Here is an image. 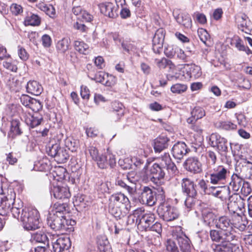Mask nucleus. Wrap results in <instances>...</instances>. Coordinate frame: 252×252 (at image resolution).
I'll return each instance as SVG.
<instances>
[{"label": "nucleus", "instance_id": "412c9836", "mask_svg": "<svg viewBox=\"0 0 252 252\" xmlns=\"http://www.w3.org/2000/svg\"><path fill=\"white\" fill-rule=\"evenodd\" d=\"M189 151L184 142H178L175 144L172 148V154L177 159L181 160Z\"/></svg>", "mask_w": 252, "mask_h": 252}, {"label": "nucleus", "instance_id": "4be33fe9", "mask_svg": "<svg viewBox=\"0 0 252 252\" xmlns=\"http://www.w3.org/2000/svg\"><path fill=\"white\" fill-rule=\"evenodd\" d=\"M181 184L182 191L186 195H197L196 185L191 179L183 178Z\"/></svg>", "mask_w": 252, "mask_h": 252}, {"label": "nucleus", "instance_id": "7ed1b4c3", "mask_svg": "<svg viewBox=\"0 0 252 252\" xmlns=\"http://www.w3.org/2000/svg\"><path fill=\"white\" fill-rule=\"evenodd\" d=\"M20 220L25 229L34 230L42 225L38 210L33 207H25L22 209Z\"/></svg>", "mask_w": 252, "mask_h": 252}, {"label": "nucleus", "instance_id": "a19ab883", "mask_svg": "<svg viewBox=\"0 0 252 252\" xmlns=\"http://www.w3.org/2000/svg\"><path fill=\"white\" fill-rule=\"evenodd\" d=\"M67 205L66 203L59 202L54 204L53 210L49 214H57L58 216H64V212L66 211Z\"/></svg>", "mask_w": 252, "mask_h": 252}, {"label": "nucleus", "instance_id": "338daca9", "mask_svg": "<svg viewBox=\"0 0 252 252\" xmlns=\"http://www.w3.org/2000/svg\"><path fill=\"white\" fill-rule=\"evenodd\" d=\"M18 54L19 58L23 61H26L29 58V54L26 50L21 46H18Z\"/></svg>", "mask_w": 252, "mask_h": 252}, {"label": "nucleus", "instance_id": "2f4dec72", "mask_svg": "<svg viewBox=\"0 0 252 252\" xmlns=\"http://www.w3.org/2000/svg\"><path fill=\"white\" fill-rule=\"evenodd\" d=\"M12 199V197L8 198L7 196L1 198L0 200V215L5 216L9 213Z\"/></svg>", "mask_w": 252, "mask_h": 252}, {"label": "nucleus", "instance_id": "69168bd1", "mask_svg": "<svg viewBox=\"0 0 252 252\" xmlns=\"http://www.w3.org/2000/svg\"><path fill=\"white\" fill-rule=\"evenodd\" d=\"M10 10L15 15H18L23 12L21 6L16 3H13L10 6Z\"/></svg>", "mask_w": 252, "mask_h": 252}, {"label": "nucleus", "instance_id": "603ef678", "mask_svg": "<svg viewBox=\"0 0 252 252\" xmlns=\"http://www.w3.org/2000/svg\"><path fill=\"white\" fill-rule=\"evenodd\" d=\"M187 197L185 201L186 207L189 209H192L198 201L196 198V195H187Z\"/></svg>", "mask_w": 252, "mask_h": 252}, {"label": "nucleus", "instance_id": "13d9d810", "mask_svg": "<svg viewBox=\"0 0 252 252\" xmlns=\"http://www.w3.org/2000/svg\"><path fill=\"white\" fill-rule=\"evenodd\" d=\"M98 249L99 252H111V247L107 240L100 242L98 244Z\"/></svg>", "mask_w": 252, "mask_h": 252}, {"label": "nucleus", "instance_id": "a18cd8bd", "mask_svg": "<svg viewBox=\"0 0 252 252\" xmlns=\"http://www.w3.org/2000/svg\"><path fill=\"white\" fill-rule=\"evenodd\" d=\"M176 239H168L165 243V252H179L178 248L175 242Z\"/></svg>", "mask_w": 252, "mask_h": 252}, {"label": "nucleus", "instance_id": "8fccbe9b", "mask_svg": "<svg viewBox=\"0 0 252 252\" xmlns=\"http://www.w3.org/2000/svg\"><path fill=\"white\" fill-rule=\"evenodd\" d=\"M197 33L200 40L206 45L209 46L207 43V41L210 39V35L207 31L203 28H200L198 30Z\"/></svg>", "mask_w": 252, "mask_h": 252}, {"label": "nucleus", "instance_id": "5701e85b", "mask_svg": "<svg viewBox=\"0 0 252 252\" xmlns=\"http://www.w3.org/2000/svg\"><path fill=\"white\" fill-rule=\"evenodd\" d=\"M51 194L58 199H67L71 196L67 187L60 186H53L51 189Z\"/></svg>", "mask_w": 252, "mask_h": 252}, {"label": "nucleus", "instance_id": "423d86ee", "mask_svg": "<svg viewBox=\"0 0 252 252\" xmlns=\"http://www.w3.org/2000/svg\"><path fill=\"white\" fill-rule=\"evenodd\" d=\"M157 213L160 218L166 221L177 219L179 215L177 209L170 206L167 202L160 203L158 208Z\"/></svg>", "mask_w": 252, "mask_h": 252}, {"label": "nucleus", "instance_id": "0eeeda50", "mask_svg": "<svg viewBox=\"0 0 252 252\" xmlns=\"http://www.w3.org/2000/svg\"><path fill=\"white\" fill-rule=\"evenodd\" d=\"M209 144L216 148L218 152L222 156L226 157L228 152L227 140L219 134L212 133L209 138Z\"/></svg>", "mask_w": 252, "mask_h": 252}, {"label": "nucleus", "instance_id": "0e129e2a", "mask_svg": "<svg viewBox=\"0 0 252 252\" xmlns=\"http://www.w3.org/2000/svg\"><path fill=\"white\" fill-rule=\"evenodd\" d=\"M116 83V78L113 75L108 76L106 75V80H105L103 85L108 87H112L115 85Z\"/></svg>", "mask_w": 252, "mask_h": 252}, {"label": "nucleus", "instance_id": "f8f14e48", "mask_svg": "<svg viewBox=\"0 0 252 252\" xmlns=\"http://www.w3.org/2000/svg\"><path fill=\"white\" fill-rule=\"evenodd\" d=\"M232 241L219 242L220 244H213L212 249L214 252H242V248Z\"/></svg>", "mask_w": 252, "mask_h": 252}, {"label": "nucleus", "instance_id": "9b49d317", "mask_svg": "<svg viewBox=\"0 0 252 252\" xmlns=\"http://www.w3.org/2000/svg\"><path fill=\"white\" fill-rule=\"evenodd\" d=\"M66 219L64 216H58L57 214H49L47 223L51 229L55 231H64Z\"/></svg>", "mask_w": 252, "mask_h": 252}, {"label": "nucleus", "instance_id": "b1692460", "mask_svg": "<svg viewBox=\"0 0 252 252\" xmlns=\"http://www.w3.org/2000/svg\"><path fill=\"white\" fill-rule=\"evenodd\" d=\"M235 171L241 176L246 178L252 179V163L249 161H244L237 164L235 167Z\"/></svg>", "mask_w": 252, "mask_h": 252}, {"label": "nucleus", "instance_id": "a211bd4d", "mask_svg": "<svg viewBox=\"0 0 252 252\" xmlns=\"http://www.w3.org/2000/svg\"><path fill=\"white\" fill-rule=\"evenodd\" d=\"M95 161L98 166L101 169L106 168L108 166L113 168L116 163L115 156L110 153L100 155Z\"/></svg>", "mask_w": 252, "mask_h": 252}, {"label": "nucleus", "instance_id": "ea45409f", "mask_svg": "<svg viewBox=\"0 0 252 252\" xmlns=\"http://www.w3.org/2000/svg\"><path fill=\"white\" fill-rule=\"evenodd\" d=\"M40 22V18L37 15L32 13L26 16L24 20L26 26H39Z\"/></svg>", "mask_w": 252, "mask_h": 252}, {"label": "nucleus", "instance_id": "4468645a", "mask_svg": "<svg viewBox=\"0 0 252 252\" xmlns=\"http://www.w3.org/2000/svg\"><path fill=\"white\" fill-rule=\"evenodd\" d=\"M183 166L187 171L193 174L199 173L202 170V164L195 157H189L186 159Z\"/></svg>", "mask_w": 252, "mask_h": 252}, {"label": "nucleus", "instance_id": "09e8293b", "mask_svg": "<svg viewBox=\"0 0 252 252\" xmlns=\"http://www.w3.org/2000/svg\"><path fill=\"white\" fill-rule=\"evenodd\" d=\"M55 160L59 163H64L69 158V154L66 152V150L60 147V150L57 155Z\"/></svg>", "mask_w": 252, "mask_h": 252}, {"label": "nucleus", "instance_id": "f257e3e1", "mask_svg": "<svg viewBox=\"0 0 252 252\" xmlns=\"http://www.w3.org/2000/svg\"><path fill=\"white\" fill-rule=\"evenodd\" d=\"M215 224L220 230L210 231V236L212 241L219 242L237 240L238 233L232 227V223L228 217L223 216L219 217L216 219Z\"/></svg>", "mask_w": 252, "mask_h": 252}, {"label": "nucleus", "instance_id": "37998d69", "mask_svg": "<svg viewBox=\"0 0 252 252\" xmlns=\"http://www.w3.org/2000/svg\"><path fill=\"white\" fill-rule=\"evenodd\" d=\"M75 49L81 54H87L89 52V46L83 41L76 40L74 42Z\"/></svg>", "mask_w": 252, "mask_h": 252}, {"label": "nucleus", "instance_id": "39448f33", "mask_svg": "<svg viewBox=\"0 0 252 252\" xmlns=\"http://www.w3.org/2000/svg\"><path fill=\"white\" fill-rule=\"evenodd\" d=\"M133 215L138 221V227L142 230L147 231L155 220V215L150 212H145L141 208L135 210Z\"/></svg>", "mask_w": 252, "mask_h": 252}, {"label": "nucleus", "instance_id": "c85d7f7f", "mask_svg": "<svg viewBox=\"0 0 252 252\" xmlns=\"http://www.w3.org/2000/svg\"><path fill=\"white\" fill-rule=\"evenodd\" d=\"M191 116L187 119V122L189 124H192L193 122L202 118L205 116V111L201 107H195L191 112Z\"/></svg>", "mask_w": 252, "mask_h": 252}, {"label": "nucleus", "instance_id": "6e6d98bb", "mask_svg": "<svg viewBox=\"0 0 252 252\" xmlns=\"http://www.w3.org/2000/svg\"><path fill=\"white\" fill-rule=\"evenodd\" d=\"M155 63L160 68H164L167 65H173L170 60L165 58H162L161 59H156Z\"/></svg>", "mask_w": 252, "mask_h": 252}, {"label": "nucleus", "instance_id": "bb28decb", "mask_svg": "<svg viewBox=\"0 0 252 252\" xmlns=\"http://www.w3.org/2000/svg\"><path fill=\"white\" fill-rule=\"evenodd\" d=\"M170 139L165 135H160L154 141V149L156 153H160L168 148Z\"/></svg>", "mask_w": 252, "mask_h": 252}, {"label": "nucleus", "instance_id": "774afa93", "mask_svg": "<svg viewBox=\"0 0 252 252\" xmlns=\"http://www.w3.org/2000/svg\"><path fill=\"white\" fill-rule=\"evenodd\" d=\"M80 94L84 99H89L90 97V91L88 87L85 86H81Z\"/></svg>", "mask_w": 252, "mask_h": 252}, {"label": "nucleus", "instance_id": "3c124183", "mask_svg": "<svg viewBox=\"0 0 252 252\" xmlns=\"http://www.w3.org/2000/svg\"><path fill=\"white\" fill-rule=\"evenodd\" d=\"M38 8L46 14L51 17L55 14V10L52 5H47L44 3H40L38 5Z\"/></svg>", "mask_w": 252, "mask_h": 252}, {"label": "nucleus", "instance_id": "79ce46f5", "mask_svg": "<svg viewBox=\"0 0 252 252\" xmlns=\"http://www.w3.org/2000/svg\"><path fill=\"white\" fill-rule=\"evenodd\" d=\"M14 199H12V207L10 208L9 211L12 213L13 216L15 218L19 219V217H21V211L22 212L23 207V203L21 201H18V207H16V202H13V200Z\"/></svg>", "mask_w": 252, "mask_h": 252}, {"label": "nucleus", "instance_id": "f3484780", "mask_svg": "<svg viewBox=\"0 0 252 252\" xmlns=\"http://www.w3.org/2000/svg\"><path fill=\"white\" fill-rule=\"evenodd\" d=\"M100 12L110 18H116L118 16V5L112 2L100 3L99 5Z\"/></svg>", "mask_w": 252, "mask_h": 252}, {"label": "nucleus", "instance_id": "e433bc0d", "mask_svg": "<svg viewBox=\"0 0 252 252\" xmlns=\"http://www.w3.org/2000/svg\"><path fill=\"white\" fill-rule=\"evenodd\" d=\"M118 8L121 6V9L120 15L122 19H127L131 16V12L128 8L126 5V0H115Z\"/></svg>", "mask_w": 252, "mask_h": 252}, {"label": "nucleus", "instance_id": "dca6fc26", "mask_svg": "<svg viewBox=\"0 0 252 252\" xmlns=\"http://www.w3.org/2000/svg\"><path fill=\"white\" fill-rule=\"evenodd\" d=\"M21 118L24 120L26 124L31 128H34L39 126L42 120V116L38 113L32 114L25 111L23 109L21 114Z\"/></svg>", "mask_w": 252, "mask_h": 252}, {"label": "nucleus", "instance_id": "680f3d73", "mask_svg": "<svg viewBox=\"0 0 252 252\" xmlns=\"http://www.w3.org/2000/svg\"><path fill=\"white\" fill-rule=\"evenodd\" d=\"M193 17L195 18L196 21L200 24L203 25L207 22L206 16L203 13L196 12L193 14Z\"/></svg>", "mask_w": 252, "mask_h": 252}, {"label": "nucleus", "instance_id": "052dcab7", "mask_svg": "<svg viewBox=\"0 0 252 252\" xmlns=\"http://www.w3.org/2000/svg\"><path fill=\"white\" fill-rule=\"evenodd\" d=\"M42 107V106L40 102L34 98H33L31 102L30 105L29 106V108L35 112L38 111Z\"/></svg>", "mask_w": 252, "mask_h": 252}, {"label": "nucleus", "instance_id": "f03ea898", "mask_svg": "<svg viewBox=\"0 0 252 252\" xmlns=\"http://www.w3.org/2000/svg\"><path fill=\"white\" fill-rule=\"evenodd\" d=\"M166 171L171 172L172 174L178 172L177 167L168 153H164L158 157L150 168V173L154 179H163Z\"/></svg>", "mask_w": 252, "mask_h": 252}, {"label": "nucleus", "instance_id": "6ab92c4d", "mask_svg": "<svg viewBox=\"0 0 252 252\" xmlns=\"http://www.w3.org/2000/svg\"><path fill=\"white\" fill-rule=\"evenodd\" d=\"M131 205L124 206H108V211L117 219L125 217L130 211Z\"/></svg>", "mask_w": 252, "mask_h": 252}, {"label": "nucleus", "instance_id": "bf43d9fd", "mask_svg": "<svg viewBox=\"0 0 252 252\" xmlns=\"http://www.w3.org/2000/svg\"><path fill=\"white\" fill-rule=\"evenodd\" d=\"M60 148V146L59 144H55L53 145L51 147H49V149L47 151L48 155L52 157H54L56 159Z\"/></svg>", "mask_w": 252, "mask_h": 252}, {"label": "nucleus", "instance_id": "864d4df0", "mask_svg": "<svg viewBox=\"0 0 252 252\" xmlns=\"http://www.w3.org/2000/svg\"><path fill=\"white\" fill-rule=\"evenodd\" d=\"M116 185L126 190L131 194H133L135 190L133 187L127 185L124 181L119 178L116 180Z\"/></svg>", "mask_w": 252, "mask_h": 252}, {"label": "nucleus", "instance_id": "4c0bfd02", "mask_svg": "<svg viewBox=\"0 0 252 252\" xmlns=\"http://www.w3.org/2000/svg\"><path fill=\"white\" fill-rule=\"evenodd\" d=\"M113 108V116H116V118L114 119L115 121L119 120L124 114V110L123 105L118 102H114L112 104Z\"/></svg>", "mask_w": 252, "mask_h": 252}, {"label": "nucleus", "instance_id": "cd10ccee", "mask_svg": "<svg viewBox=\"0 0 252 252\" xmlns=\"http://www.w3.org/2000/svg\"><path fill=\"white\" fill-rule=\"evenodd\" d=\"M238 172L234 173L231 177V182L229 183V189L231 188L234 191H238L240 189L242 190L244 181L242 176L240 177Z\"/></svg>", "mask_w": 252, "mask_h": 252}, {"label": "nucleus", "instance_id": "58836bf2", "mask_svg": "<svg viewBox=\"0 0 252 252\" xmlns=\"http://www.w3.org/2000/svg\"><path fill=\"white\" fill-rule=\"evenodd\" d=\"M20 122L18 119H12L11 121L10 130L9 135L14 138L17 135H20L22 131L20 128Z\"/></svg>", "mask_w": 252, "mask_h": 252}, {"label": "nucleus", "instance_id": "e2e57ef3", "mask_svg": "<svg viewBox=\"0 0 252 252\" xmlns=\"http://www.w3.org/2000/svg\"><path fill=\"white\" fill-rule=\"evenodd\" d=\"M177 47H174L173 46H168L164 49L165 55L169 58L174 57L176 53Z\"/></svg>", "mask_w": 252, "mask_h": 252}, {"label": "nucleus", "instance_id": "f704fd0d", "mask_svg": "<svg viewBox=\"0 0 252 252\" xmlns=\"http://www.w3.org/2000/svg\"><path fill=\"white\" fill-rule=\"evenodd\" d=\"M236 215V219L234 222L232 223V226H234L239 230L243 231L246 229L248 222L246 218L245 217H243L240 213H238Z\"/></svg>", "mask_w": 252, "mask_h": 252}, {"label": "nucleus", "instance_id": "aec40b11", "mask_svg": "<svg viewBox=\"0 0 252 252\" xmlns=\"http://www.w3.org/2000/svg\"><path fill=\"white\" fill-rule=\"evenodd\" d=\"M126 205H130V202L128 197L123 193H114L109 197L108 206H124Z\"/></svg>", "mask_w": 252, "mask_h": 252}, {"label": "nucleus", "instance_id": "c756f323", "mask_svg": "<svg viewBox=\"0 0 252 252\" xmlns=\"http://www.w3.org/2000/svg\"><path fill=\"white\" fill-rule=\"evenodd\" d=\"M26 89L29 93L35 95H39L43 90L41 85L36 81H30L27 83Z\"/></svg>", "mask_w": 252, "mask_h": 252}, {"label": "nucleus", "instance_id": "ddd939ff", "mask_svg": "<svg viewBox=\"0 0 252 252\" xmlns=\"http://www.w3.org/2000/svg\"><path fill=\"white\" fill-rule=\"evenodd\" d=\"M182 73L184 79L188 81L191 78H198L202 75L201 67L195 64H187L182 70Z\"/></svg>", "mask_w": 252, "mask_h": 252}, {"label": "nucleus", "instance_id": "9d476101", "mask_svg": "<svg viewBox=\"0 0 252 252\" xmlns=\"http://www.w3.org/2000/svg\"><path fill=\"white\" fill-rule=\"evenodd\" d=\"M139 199L143 204L153 206L157 201L156 192L149 187H144L141 189Z\"/></svg>", "mask_w": 252, "mask_h": 252}, {"label": "nucleus", "instance_id": "c9c22d12", "mask_svg": "<svg viewBox=\"0 0 252 252\" xmlns=\"http://www.w3.org/2000/svg\"><path fill=\"white\" fill-rule=\"evenodd\" d=\"M70 40L68 38H63L58 41L56 49L59 53L64 54L70 47Z\"/></svg>", "mask_w": 252, "mask_h": 252}, {"label": "nucleus", "instance_id": "72a5a7b5", "mask_svg": "<svg viewBox=\"0 0 252 252\" xmlns=\"http://www.w3.org/2000/svg\"><path fill=\"white\" fill-rule=\"evenodd\" d=\"M230 196L229 187L228 186H220L216 192L215 197L220 199L221 201H226Z\"/></svg>", "mask_w": 252, "mask_h": 252}, {"label": "nucleus", "instance_id": "20e7f679", "mask_svg": "<svg viewBox=\"0 0 252 252\" xmlns=\"http://www.w3.org/2000/svg\"><path fill=\"white\" fill-rule=\"evenodd\" d=\"M208 170L210 183L212 185L223 184L230 175L229 169L223 165L216 166Z\"/></svg>", "mask_w": 252, "mask_h": 252}, {"label": "nucleus", "instance_id": "1a4fd4ad", "mask_svg": "<svg viewBox=\"0 0 252 252\" xmlns=\"http://www.w3.org/2000/svg\"><path fill=\"white\" fill-rule=\"evenodd\" d=\"M173 238L177 241L182 252H191L190 241L181 229L173 231Z\"/></svg>", "mask_w": 252, "mask_h": 252}, {"label": "nucleus", "instance_id": "393cba45", "mask_svg": "<svg viewBox=\"0 0 252 252\" xmlns=\"http://www.w3.org/2000/svg\"><path fill=\"white\" fill-rule=\"evenodd\" d=\"M165 36V31L162 28L158 29L156 31L153 38V49L155 52H158V50L161 49L163 46Z\"/></svg>", "mask_w": 252, "mask_h": 252}, {"label": "nucleus", "instance_id": "6e6552de", "mask_svg": "<svg viewBox=\"0 0 252 252\" xmlns=\"http://www.w3.org/2000/svg\"><path fill=\"white\" fill-rule=\"evenodd\" d=\"M227 208L230 213L234 214L242 213L244 209V203L241 196L238 193H233L228 198Z\"/></svg>", "mask_w": 252, "mask_h": 252}, {"label": "nucleus", "instance_id": "5fc2aeb1", "mask_svg": "<svg viewBox=\"0 0 252 252\" xmlns=\"http://www.w3.org/2000/svg\"><path fill=\"white\" fill-rule=\"evenodd\" d=\"M187 89V86L182 84H176L171 87V91L173 93L181 94L185 92Z\"/></svg>", "mask_w": 252, "mask_h": 252}, {"label": "nucleus", "instance_id": "a878e982", "mask_svg": "<svg viewBox=\"0 0 252 252\" xmlns=\"http://www.w3.org/2000/svg\"><path fill=\"white\" fill-rule=\"evenodd\" d=\"M173 14L178 23L186 28L191 27L192 21L188 13L186 12L178 13L177 11H173Z\"/></svg>", "mask_w": 252, "mask_h": 252}, {"label": "nucleus", "instance_id": "c03bdc74", "mask_svg": "<svg viewBox=\"0 0 252 252\" xmlns=\"http://www.w3.org/2000/svg\"><path fill=\"white\" fill-rule=\"evenodd\" d=\"M207 163L208 169H211L213 167L215 166V164L217 160L216 153L212 151H208L206 153Z\"/></svg>", "mask_w": 252, "mask_h": 252}, {"label": "nucleus", "instance_id": "473e14b6", "mask_svg": "<svg viewBox=\"0 0 252 252\" xmlns=\"http://www.w3.org/2000/svg\"><path fill=\"white\" fill-rule=\"evenodd\" d=\"M32 239L33 241L40 243L43 245H49V239L47 234L43 231L33 233L32 235Z\"/></svg>", "mask_w": 252, "mask_h": 252}, {"label": "nucleus", "instance_id": "2eb2a0df", "mask_svg": "<svg viewBox=\"0 0 252 252\" xmlns=\"http://www.w3.org/2000/svg\"><path fill=\"white\" fill-rule=\"evenodd\" d=\"M51 252H69L71 243L68 237H60L56 241H52Z\"/></svg>", "mask_w": 252, "mask_h": 252}, {"label": "nucleus", "instance_id": "7c9ffc66", "mask_svg": "<svg viewBox=\"0 0 252 252\" xmlns=\"http://www.w3.org/2000/svg\"><path fill=\"white\" fill-rule=\"evenodd\" d=\"M202 217L206 225L211 226L215 223L216 216L211 210L207 209L202 210Z\"/></svg>", "mask_w": 252, "mask_h": 252}, {"label": "nucleus", "instance_id": "4d7b16f0", "mask_svg": "<svg viewBox=\"0 0 252 252\" xmlns=\"http://www.w3.org/2000/svg\"><path fill=\"white\" fill-rule=\"evenodd\" d=\"M2 64L3 67L6 69L14 72L17 71V67L16 65L10 60L7 59L6 60L3 62Z\"/></svg>", "mask_w": 252, "mask_h": 252}, {"label": "nucleus", "instance_id": "de8ad7c7", "mask_svg": "<svg viewBox=\"0 0 252 252\" xmlns=\"http://www.w3.org/2000/svg\"><path fill=\"white\" fill-rule=\"evenodd\" d=\"M215 126L225 130L236 129L237 128V126L230 122L218 121L215 123Z\"/></svg>", "mask_w": 252, "mask_h": 252}, {"label": "nucleus", "instance_id": "49530a36", "mask_svg": "<svg viewBox=\"0 0 252 252\" xmlns=\"http://www.w3.org/2000/svg\"><path fill=\"white\" fill-rule=\"evenodd\" d=\"M65 147L72 152H75L78 146V141L71 138H67L64 140Z\"/></svg>", "mask_w": 252, "mask_h": 252}]
</instances>
